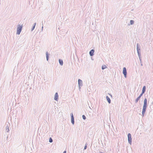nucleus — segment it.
<instances>
[{
    "mask_svg": "<svg viewBox=\"0 0 153 153\" xmlns=\"http://www.w3.org/2000/svg\"><path fill=\"white\" fill-rule=\"evenodd\" d=\"M71 122L72 124L74 125V117L73 114L72 113H71Z\"/></svg>",
    "mask_w": 153,
    "mask_h": 153,
    "instance_id": "6",
    "label": "nucleus"
},
{
    "mask_svg": "<svg viewBox=\"0 0 153 153\" xmlns=\"http://www.w3.org/2000/svg\"><path fill=\"white\" fill-rule=\"evenodd\" d=\"M81 86H79V90H80V89H81Z\"/></svg>",
    "mask_w": 153,
    "mask_h": 153,
    "instance_id": "26",
    "label": "nucleus"
},
{
    "mask_svg": "<svg viewBox=\"0 0 153 153\" xmlns=\"http://www.w3.org/2000/svg\"><path fill=\"white\" fill-rule=\"evenodd\" d=\"M144 94V93H143L142 92H141V94H140V95L139 96L141 98V97Z\"/></svg>",
    "mask_w": 153,
    "mask_h": 153,
    "instance_id": "22",
    "label": "nucleus"
},
{
    "mask_svg": "<svg viewBox=\"0 0 153 153\" xmlns=\"http://www.w3.org/2000/svg\"><path fill=\"white\" fill-rule=\"evenodd\" d=\"M58 95L57 92H56L55 94V95L54 97V100L56 101H58Z\"/></svg>",
    "mask_w": 153,
    "mask_h": 153,
    "instance_id": "9",
    "label": "nucleus"
},
{
    "mask_svg": "<svg viewBox=\"0 0 153 153\" xmlns=\"http://www.w3.org/2000/svg\"><path fill=\"white\" fill-rule=\"evenodd\" d=\"M128 143L131 145L132 143V138L131 134L130 133H128Z\"/></svg>",
    "mask_w": 153,
    "mask_h": 153,
    "instance_id": "4",
    "label": "nucleus"
},
{
    "mask_svg": "<svg viewBox=\"0 0 153 153\" xmlns=\"http://www.w3.org/2000/svg\"><path fill=\"white\" fill-rule=\"evenodd\" d=\"M36 23H35L34 24V25L33 26H34L35 27V26H36Z\"/></svg>",
    "mask_w": 153,
    "mask_h": 153,
    "instance_id": "25",
    "label": "nucleus"
},
{
    "mask_svg": "<svg viewBox=\"0 0 153 153\" xmlns=\"http://www.w3.org/2000/svg\"><path fill=\"white\" fill-rule=\"evenodd\" d=\"M146 90V87L145 86H143L142 89V92L143 93H145Z\"/></svg>",
    "mask_w": 153,
    "mask_h": 153,
    "instance_id": "13",
    "label": "nucleus"
},
{
    "mask_svg": "<svg viewBox=\"0 0 153 153\" xmlns=\"http://www.w3.org/2000/svg\"><path fill=\"white\" fill-rule=\"evenodd\" d=\"M147 99L146 98L144 99V100L143 105L142 111V115L143 117L144 116L147 107Z\"/></svg>",
    "mask_w": 153,
    "mask_h": 153,
    "instance_id": "1",
    "label": "nucleus"
},
{
    "mask_svg": "<svg viewBox=\"0 0 153 153\" xmlns=\"http://www.w3.org/2000/svg\"><path fill=\"white\" fill-rule=\"evenodd\" d=\"M87 143H86L85 144V145L84 146V150H85L87 148Z\"/></svg>",
    "mask_w": 153,
    "mask_h": 153,
    "instance_id": "20",
    "label": "nucleus"
},
{
    "mask_svg": "<svg viewBox=\"0 0 153 153\" xmlns=\"http://www.w3.org/2000/svg\"><path fill=\"white\" fill-rule=\"evenodd\" d=\"M5 129H6V131L7 132H8L9 131V127H8V125H7L6 126V128H5Z\"/></svg>",
    "mask_w": 153,
    "mask_h": 153,
    "instance_id": "14",
    "label": "nucleus"
},
{
    "mask_svg": "<svg viewBox=\"0 0 153 153\" xmlns=\"http://www.w3.org/2000/svg\"><path fill=\"white\" fill-rule=\"evenodd\" d=\"M35 27L34 26H33L31 29V31H33V30L34 29Z\"/></svg>",
    "mask_w": 153,
    "mask_h": 153,
    "instance_id": "23",
    "label": "nucleus"
},
{
    "mask_svg": "<svg viewBox=\"0 0 153 153\" xmlns=\"http://www.w3.org/2000/svg\"><path fill=\"white\" fill-rule=\"evenodd\" d=\"M42 31L43 30V21L42 22Z\"/></svg>",
    "mask_w": 153,
    "mask_h": 153,
    "instance_id": "24",
    "label": "nucleus"
},
{
    "mask_svg": "<svg viewBox=\"0 0 153 153\" xmlns=\"http://www.w3.org/2000/svg\"><path fill=\"white\" fill-rule=\"evenodd\" d=\"M82 117L83 119L84 120H85L86 119V117L84 115H82Z\"/></svg>",
    "mask_w": 153,
    "mask_h": 153,
    "instance_id": "21",
    "label": "nucleus"
},
{
    "mask_svg": "<svg viewBox=\"0 0 153 153\" xmlns=\"http://www.w3.org/2000/svg\"><path fill=\"white\" fill-rule=\"evenodd\" d=\"M106 99H107V100L109 104H110L111 103V100H110V98H109V97L108 96H107L106 97Z\"/></svg>",
    "mask_w": 153,
    "mask_h": 153,
    "instance_id": "11",
    "label": "nucleus"
},
{
    "mask_svg": "<svg viewBox=\"0 0 153 153\" xmlns=\"http://www.w3.org/2000/svg\"><path fill=\"white\" fill-rule=\"evenodd\" d=\"M46 60L47 61L48 60L49 54L47 52L46 53Z\"/></svg>",
    "mask_w": 153,
    "mask_h": 153,
    "instance_id": "10",
    "label": "nucleus"
},
{
    "mask_svg": "<svg viewBox=\"0 0 153 153\" xmlns=\"http://www.w3.org/2000/svg\"><path fill=\"white\" fill-rule=\"evenodd\" d=\"M140 97H138L137 99H136L135 101V102L136 103H137L138 101V100L140 99Z\"/></svg>",
    "mask_w": 153,
    "mask_h": 153,
    "instance_id": "16",
    "label": "nucleus"
},
{
    "mask_svg": "<svg viewBox=\"0 0 153 153\" xmlns=\"http://www.w3.org/2000/svg\"><path fill=\"white\" fill-rule=\"evenodd\" d=\"M110 95L111 96V97H112V96L111 95Z\"/></svg>",
    "mask_w": 153,
    "mask_h": 153,
    "instance_id": "28",
    "label": "nucleus"
},
{
    "mask_svg": "<svg viewBox=\"0 0 153 153\" xmlns=\"http://www.w3.org/2000/svg\"><path fill=\"white\" fill-rule=\"evenodd\" d=\"M22 25H18L17 27V32L16 34L19 35L20 34L22 28Z\"/></svg>",
    "mask_w": 153,
    "mask_h": 153,
    "instance_id": "2",
    "label": "nucleus"
},
{
    "mask_svg": "<svg viewBox=\"0 0 153 153\" xmlns=\"http://www.w3.org/2000/svg\"><path fill=\"white\" fill-rule=\"evenodd\" d=\"M138 57H139V59H140V63L141 64V65L142 66L143 65V64L142 63V60H141V56H138Z\"/></svg>",
    "mask_w": 153,
    "mask_h": 153,
    "instance_id": "15",
    "label": "nucleus"
},
{
    "mask_svg": "<svg viewBox=\"0 0 153 153\" xmlns=\"http://www.w3.org/2000/svg\"><path fill=\"white\" fill-rule=\"evenodd\" d=\"M63 153H66V151H64Z\"/></svg>",
    "mask_w": 153,
    "mask_h": 153,
    "instance_id": "27",
    "label": "nucleus"
},
{
    "mask_svg": "<svg viewBox=\"0 0 153 153\" xmlns=\"http://www.w3.org/2000/svg\"><path fill=\"white\" fill-rule=\"evenodd\" d=\"M59 62L61 65L62 66L63 65V61L62 59H59Z\"/></svg>",
    "mask_w": 153,
    "mask_h": 153,
    "instance_id": "12",
    "label": "nucleus"
},
{
    "mask_svg": "<svg viewBox=\"0 0 153 153\" xmlns=\"http://www.w3.org/2000/svg\"><path fill=\"white\" fill-rule=\"evenodd\" d=\"M53 141V140L51 137H50L49 139V142L51 143Z\"/></svg>",
    "mask_w": 153,
    "mask_h": 153,
    "instance_id": "19",
    "label": "nucleus"
},
{
    "mask_svg": "<svg viewBox=\"0 0 153 153\" xmlns=\"http://www.w3.org/2000/svg\"><path fill=\"white\" fill-rule=\"evenodd\" d=\"M134 23V21L133 20H131L130 21V24L131 25H133Z\"/></svg>",
    "mask_w": 153,
    "mask_h": 153,
    "instance_id": "18",
    "label": "nucleus"
},
{
    "mask_svg": "<svg viewBox=\"0 0 153 153\" xmlns=\"http://www.w3.org/2000/svg\"><path fill=\"white\" fill-rule=\"evenodd\" d=\"M137 49L138 56H141L140 45L138 43H137Z\"/></svg>",
    "mask_w": 153,
    "mask_h": 153,
    "instance_id": "3",
    "label": "nucleus"
},
{
    "mask_svg": "<svg viewBox=\"0 0 153 153\" xmlns=\"http://www.w3.org/2000/svg\"><path fill=\"white\" fill-rule=\"evenodd\" d=\"M107 68V66L105 65H103L102 67V69L104 70Z\"/></svg>",
    "mask_w": 153,
    "mask_h": 153,
    "instance_id": "17",
    "label": "nucleus"
},
{
    "mask_svg": "<svg viewBox=\"0 0 153 153\" xmlns=\"http://www.w3.org/2000/svg\"><path fill=\"white\" fill-rule=\"evenodd\" d=\"M78 84L79 86H82L83 85L82 81L80 79H78Z\"/></svg>",
    "mask_w": 153,
    "mask_h": 153,
    "instance_id": "7",
    "label": "nucleus"
},
{
    "mask_svg": "<svg viewBox=\"0 0 153 153\" xmlns=\"http://www.w3.org/2000/svg\"><path fill=\"white\" fill-rule=\"evenodd\" d=\"M94 50L92 49L89 52L90 56H93L94 55Z\"/></svg>",
    "mask_w": 153,
    "mask_h": 153,
    "instance_id": "8",
    "label": "nucleus"
},
{
    "mask_svg": "<svg viewBox=\"0 0 153 153\" xmlns=\"http://www.w3.org/2000/svg\"><path fill=\"white\" fill-rule=\"evenodd\" d=\"M123 74L124 75V76L125 78L127 77V70L126 67H124L123 68Z\"/></svg>",
    "mask_w": 153,
    "mask_h": 153,
    "instance_id": "5",
    "label": "nucleus"
}]
</instances>
